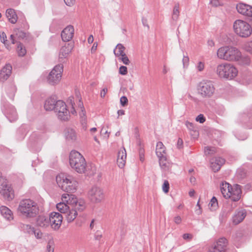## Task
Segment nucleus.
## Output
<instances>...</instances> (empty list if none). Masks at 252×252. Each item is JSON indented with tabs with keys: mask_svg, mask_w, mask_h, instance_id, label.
Returning <instances> with one entry per match:
<instances>
[{
	"mask_svg": "<svg viewBox=\"0 0 252 252\" xmlns=\"http://www.w3.org/2000/svg\"><path fill=\"white\" fill-rule=\"evenodd\" d=\"M232 187L228 183L223 182L220 186V191L223 197L228 199V194L230 190L232 189Z\"/></svg>",
	"mask_w": 252,
	"mask_h": 252,
	"instance_id": "obj_26",
	"label": "nucleus"
},
{
	"mask_svg": "<svg viewBox=\"0 0 252 252\" xmlns=\"http://www.w3.org/2000/svg\"><path fill=\"white\" fill-rule=\"evenodd\" d=\"M185 125L189 130L190 131H195V127L194 126V124L190 123L189 122L187 121L185 123Z\"/></svg>",
	"mask_w": 252,
	"mask_h": 252,
	"instance_id": "obj_46",
	"label": "nucleus"
},
{
	"mask_svg": "<svg viewBox=\"0 0 252 252\" xmlns=\"http://www.w3.org/2000/svg\"><path fill=\"white\" fill-rule=\"evenodd\" d=\"M162 190L165 193H168L169 189V184L168 181L165 180L162 187Z\"/></svg>",
	"mask_w": 252,
	"mask_h": 252,
	"instance_id": "obj_44",
	"label": "nucleus"
},
{
	"mask_svg": "<svg viewBox=\"0 0 252 252\" xmlns=\"http://www.w3.org/2000/svg\"><path fill=\"white\" fill-rule=\"evenodd\" d=\"M173 220L176 224H179L181 223L182 219L180 216H177L174 218Z\"/></svg>",
	"mask_w": 252,
	"mask_h": 252,
	"instance_id": "obj_56",
	"label": "nucleus"
},
{
	"mask_svg": "<svg viewBox=\"0 0 252 252\" xmlns=\"http://www.w3.org/2000/svg\"><path fill=\"white\" fill-rule=\"evenodd\" d=\"M225 160L220 157H216L211 159L210 161L211 167L215 172L218 171L221 166L224 163Z\"/></svg>",
	"mask_w": 252,
	"mask_h": 252,
	"instance_id": "obj_22",
	"label": "nucleus"
},
{
	"mask_svg": "<svg viewBox=\"0 0 252 252\" xmlns=\"http://www.w3.org/2000/svg\"><path fill=\"white\" fill-rule=\"evenodd\" d=\"M69 164L71 167L79 173H83L87 176H92L96 172L95 167L92 164L87 165L83 156L76 151H72L70 152Z\"/></svg>",
	"mask_w": 252,
	"mask_h": 252,
	"instance_id": "obj_2",
	"label": "nucleus"
},
{
	"mask_svg": "<svg viewBox=\"0 0 252 252\" xmlns=\"http://www.w3.org/2000/svg\"><path fill=\"white\" fill-rule=\"evenodd\" d=\"M246 213L245 210H241L237 212L233 217V222L235 224L241 222L246 217Z\"/></svg>",
	"mask_w": 252,
	"mask_h": 252,
	"instance_id": "obj_31",
	"label": "nucleus"
},
{
	"mask_svg": "<svg viewBox=\"0 0 252 252\" xmlns=\"http://www.w3.org/2000/svg\"><path fill=\"white\" fill-rule=\"evenodd\" d=\"M36 224L39 227L46 228L50 225L49 219L47 217L39 216L37 219Z\"/></svg>",
	"mask_w": 252,
	"mask_h": 252,
	"instance_id": "obj_28",
	"label": "nucleus"
},
{
	"mask_svg": "<svg viewBox=\"0 0 252 252\" xmlns=\"http://www.w3.org/2000/svg\"><path fill=\"white\" fill-rule=\"evenodd\" d=\"M215 90L214 83L209 80H202L196 86L198 95L203 98H209L213 96Z\"/></svg>",
	"mask_w": 252,
	"mask_h": 252,
	"instance_id": "obj_6",
	"label": "nucleus"
},
{
	"mask_svg": "<svg viewBox=\"0 0 252 252\" xmlns=\"http://www.w3.org/2000/svg\"><path fill=\"white\" fill-rule=\"evenodd\" d=\"M0 192L3 197L8 200H11L14 198V191L12 188L7 184L6 179L0 177Z\"/></svg>",
	"mask_w": 252,
	"mask_h": 252,
	"instance_id": "obj_10",
	"label": "nucleus"
},
{
	"mask_svg": "<svg viewBox=\"0 0 252 252\" xmlns=\"http://www.w3.org/2000/svg\"><path fill=\"white\" fill-rule=\"evenodd\" d=\"M183 144V142L182 139L181 138H179L178 140V141H177V144L178 148L179 149L181 148L182 147Z\"/></svg>",
	"mask_w": 252,
	"mask_h": 252,
	"instance_id": "obj_59",
	"label": "nucleus"
},
{
	"mask_svg": "<svg viewBox=\"0 0 252 252\" xmlns=\"http://www.w3.org/2000/svg\"><path fill=\"white\" fill-rule=\"evenodd\" d=\"M49 224L54 230H58L63 222L62 215L58 212H52L49 216Z\"/></svg>",
	"mask_w": 252,
	"mask_h": 252,
	"instance_id": "obj_13",
	"label": "nucleus"
},
{
	"mask_svg": "<svg viewBox=\"0 0 252 252\" xmlns=\"http://www.w3.org/2000/svg\"><path fill=\"white\" fill-rule=\"evenodd\" d=\"M64 1L66 5L71 6L75 3V0H64Z\"/></svg>",
	"mask_w": 252,
	"mask_h": 252,
	"instance_id": "obj_58",
	"label": "nucleus"
},
{
	"mask_svg": "<svg viewBox=\"0 0 252 252\" xmlns=\"http://www.w3.org/2000/svg\"><path fill=\"white\" fill-rule=\"evenodd\" d=\"M18 211L26 218H33L38 213L39 207L32 200L25 199L19 202Z\"/></svg>",
	"mask_w": 252,
	"mask_h": 252,
	"instance_id": "obj_3",
	"label": "nucleus"
},
{
	"mask_svg": "<svg viewBox=\"0 0 252 252\" xmlns=\"http://www.w3.org/2000/svg\"><path fill=\"white\" fill-rule=\"evenodd\" d=\"M229 46H225L220 47L217 51V57L218 58L227 61L228 55Z\"/></svg>",
	"mask_w": 252,
	"mask_h": 252,
	"instance_id": "obj_25",
	"label": "nucleus"
},
{
	"mask_svg": "<svg viewBox=\"0 0 252 252\" xmlns=\"http://www.w3.org/2000/svg\"><path fill=\"white\" fill-rule=\"evenodd\" d=\"M73 44L69 43L65 44L64 46H62L60 49L58 61L60 63L63 64L65 63L67 59L69 54L71 52L73 48Z\"/></svg>",
	"mask_w": 252,
	"mask_h": 252,
	"instance_id": "obj_14",
	"label": "nucleus"
},
{
	"mask_svg": "<svg viewBox=\"0 0 252 252\" xmlns=\"http://www.w3.org/2000/svg\"><path fill=\"white\" fill-rule=\"evenodd\" d=\"M243 48L247 52L252 54V41L245 43L243 45Z\"/></svg>",
	"mask_w": 252,
	"mask_h": 252,
	"instance_id": "obj_42",
	"label": "nucleus"
},
{
	"mask_svg": "<svg viewBox=\"0 0 252 252\" xmlns=\"http://www.w3.org/2000/svg\"><path fill=\"white\" fill-rule=\"evenodd\" d=\"M179 4H176L173 8L172 19L174 21H177L178 19L180 11H179Z\"/></svg>",
	"mask_w": 252,
	"mask_h": 252,
	"instance_id": "obj_37",
	"label": "nucleus"
},
{
	"mask_svg": "<svg viewBox=\"0 0 252 252\" xmlns=\"http://www.w3.org/2000/svg\"><path fill=\"white\" fill-rule=\"evenodd\" d=\"M120 103L122 106H125L128 103V99L126 96H123L120 98Z\"/></svg>",
	"mask_w": 252,
	"mask_h": 252,
	"instance_id": "obj_53",
	"label": "nucleus"
},
{
	"mask_svg": "<svg viewBox=\"0 0 252 252\" xmlns=\"http://www.w3.org/2000/svg\"><path fill=\"white\" fill-rule=\"evenodd\" d=\"M209 252H225V251L222 250V248H218L213 245L209 249Z\"/></svg>",
	"mask_w": 252,
	"mask_h": 252,
	"instance_id": "obj_48",
	"label": "nucleus"
},
{
	"mask_svg": "<svg viewBox=\"0 0 252 252\" xmlns=\"http://www.w3.org/2000/svg\"><path fill=\"white\" fill-rule=\"evenodd\" d=\"M6 16L8 21L12 24H15L17 21L18 17L14 9L9 8L6 11Z\"/></svg>",
	"mask_w": 252,
	"mask_h": 252,
	"instance_id": "obj_27",
	"label": "nucleus"
},
{
	"mask_svg": "<svg viewBox=\"0 0 252 252\" xmlns=\"http://www.w3.org/2000/svg\"><path fill=\"white\" fill-rule=\"evenodd\" d=\"M119 59L121 60L124 64L126 65H128L129 64L130 62L129 60L128 59V57L126 56V55L125 54H123V56L120 57L119 58Z\"/></svg>",
	"mask_w": 252,
	"mask_h": 252,
	"instance_id": "obj_43",
	"label": "nucleus"
},
{
	"mask_svg": "<svg viewBox=\"0 0 252 252\" xmlns=\"http://www.w3.org/2000/svg\"><path fill=\"white\" fill-rule=\"evenodd\" d=\"M160 166L162 169L166 170L168 167V163L166 160V156L162 158H158Z\"/></svg>",
	"mask_w": 252,
	"mask_h": 252,
	"instance_id": "obj_36",
	"label": "nucleus"
},
{
	"mask_svg": "<svg viewBox=\"0 0 252 252\" xmlns=\"http://www.w3.org/2000/svg\"><path fill=\"white\" fill-rule=\"evenodd\" d=\"M216 152V149L214 147H206L204 148V153L206 155H211L215 154Z\"/></svg>",
	"mask_w": 252,
	"mask_h": 252,
	"instance_id": "obj_41",
	"label": "nucleus"
},
{
	"mask_svg": "<svg viewBox=\"0 0 252 252\" xmlns=\"http://www.w3.org/2000/svg\"><path fill=\"white\" fill-rule=\"evenodd\" d=\"M54 111L57 114L58 118L63 121L68 119L69 111L66 108V105L62 100H58Z\"/></svg>",
	"mask_w": 252,
	"mask_h": 252,
	"instance_id": "obj_11",
	"label": "nucleus"
},
{
	"mask_svg": "<svg viewBox=\"0 0 252 252\" xmlns=\"http://www.w3.org/2000/svg\"><path fill=\"white\" fill-rule=\"evenodd\" d=\"M197 122H199L200 123H203L205 121V118L203 114H199L197 116L195 119Z\"/></svg>",
	"mask_w": 252,
	"mask_h": 252,
	"instance_id": "obj_54",
	"label": "nucleus"
},
{
	"mask_svg": "<svg viewBox=\"0 0 252 252\" xmlns=\"http://www.w3.org/2000/svg\"><path fill=\"white\" fill-rule=\"evenodd\" d=\"M88 196L93 202H99L104 197L103 190L97 186H93L88 192Z\"/></svg>",
	"mask_w": 252,
	"mask_h": 252,
	"instance_id": "obj_12",
	"label": "nucleus"
},
{
	"mask_svg": "<svg viewBox=\"0 0 252 252\" xmlns=\"http://www.w3.org/2000/svg\"><path fill=\"white\" fill-rule=\"evenodd\" d=\"M209 206L210 209L211 211H215L217 209V208L218 207V203L217 199L215 197H213L211 199V200L209 204Z\"/></svg>",
	"mask_w": 252,
	"mask_h": 252,
	"instance_id": "obj_38",
	"label": "nucleus"
},
{
	"mask_svg": "<svg viewBox=\"0 0 252 252\" xmlns=\"http://www.w3.org/2000/svg\"><path fill=\"white\" fill-rule=\"evenodd\" d=\"M5 115L10 122H13L17 119V114L15 108L9 106L5 110Z\"/></svg>",
	"mask_w": 252,
	"mask_h": 252,
	"instance_id": "obj_24",
	"label": "nucleus"
},
{
	"mask_svg": "<svg viewBox=\"0 0 252 252\" xmlns=\"http://www.w3.org/2000/svg\"><path fill=\"white\" fill-rule=\"evenodd\" d=\"M119 73L122 75H126L127 73V67L126 66H121L119 68Z\"/></svg>",
	"mask_w": 252,
	"mask_h": 252,
	"instance_id": "obj_47",
	"label": "nucleus"
},
{
	"mask_svg": "<svg viewBox=\"0 0 252 252\" xmlns=\"http://www.w3.org/2000/svg\"><path fill=\"white\" fill-rule=\"evenodd\" d=\"M73 97H69V102L71 105V108L70 109V113L73 115H76L77 111L78 112L80 118V121L82 125L86 124V111L83 105V103L81 101V99L79 97H78V102L77 106L75 105V103L73 100Z\"/></svg>",
	"mask_w": 252,
	"mask_h": 252,
	"instance_id": "obj_8",
	"label": "nucleus"
},
{
	"mask_svg": "<svg viewBox=\"0 0 252 252\" xmlns=\"http://www.w3.org/2000/svg\"><path fill=\"white\" fill-rule=\"evenodd\" d=\"M74 29L71 25L67 26L64 28L61 33L62 38L64 41H69L73 37Z\"/></svg>",
	"mask_w": 252,
	"mask_h": 252,
	"instance_id": "obj_17",
	"label": "nucleus"
},
{
	"mask_svg": "<svg viewBox=\"0 0 252 252\" xmlns=\"http://www.w3.org/2000/svg\"><path fill=\"white\" fill-rule=\"evenodd\" d=\"M210 3L211 4L212 6L215 7L220 6L223 4L222 0H210Z\"/></svg>",
	"mask_w": 252,
	"mask_h": 252,
	"instance_id": "obj_45",
	"label": "nucleus"
},
{
	"mask_svg": "<svg viewBox=\"0 0 252 252\" xmlns=\"http://www.w3.org/2000/svg\"><path fill=\"white\" fill-rule=\"evenodd\" d=\"M236 9L240 14L252 17V6L244 3H239L236 5Z\"/></svg>",
	"mask_w": 252,
	"mask_h": 252,
	"instance_id": "obj_16",
	"label": "nucleus"
},
{
	"mask_svg": "<svg viewBox=\"0 0 252 252\" xmlns=\"http://www.w3.org/2000/svg\"><path fill=\"white\" fill-rule=\"evenodd\" d=\"M63 135L65 140L69 142H74L77 139L76 131L72 128L67 127L64 129Z\"/></svg>",
	"mask_w": 252,
	"mask_h": 252,
	"instance_id": "obj_19",
	"label": "nucleus"
},
{
	"mask_svg": "<svg viewBox=\"0 0 252 252\" xmlns=\"http://www.w3.org/2000/svg\"><path fill=\"white\" fill-rule=\"evenodd\" d=\"M58 100L55 97L47 98L44 103V108L46 111L55 110Z\"/></svg>",
	"mask_w": 252,
	"mask_h": 252,
	"instance_id": "obj_23",
	"label": "nucleus"
},
{
	"mask_svg": "<svg viewBox=\"0 0 252 252\" xmlns=\"http://www.w3.org/2000/svg\"><path fill=\"white\" fill-rule=\"evenodd\" d=\"M205 68V63L203 61H198L195 64V68L199 72H202Z\"/></svg>",
	"mask_w": 252,
	"mask_h": 252,
	"instance_id": "obj_40",
	"label": "nucleus"
},
{
	"mask_svg": "<svg viewBox=\"0 0 252 252\" xmlns=\"http://www.w3.org/2000/svg\"><path fill=\"white\" fill-rule=\"evenodd\" d=\"M107 88H104L100 93V96L101 97L103 98L105 97L107 92Z\"/></svg>",
	"mask_w": 252,
	"mask_h": 252,
	"instance_id": "obj_60",
	"label": "nucleus"
},
{
	"mask_svg": "<svg viewBox=\"0 0 252 252\" xmlns=\"http://www.w3.org/2000/svg\"><path fill=\"white\" fill-rule=\"evenodd\" d=\"M12 67L9 63L6 64L0 71V81L4 82L11 75Z\"/></svg>",
	"mask_w": 252,
	"mask_h": 252,
	"instance_id": "obj_21",
	"label": "nucleus"
},
{
	"mask_svg": "<svg viewBox=\"0 0 252 252\" xmlns=\"http://www.w3.org/2000/svg\"><path fill=\"white\" fill-rule=\"evenodd\" d=\"M1 215L7 220L10 221L13 219L12 211L6 206H1L0 208Z\"/></svg>",
	"mask_w": 252,
	"mask_h": 252,
	"instance_id": "obj_30",
	"label": "nucleus"
},
{
	"mask_svg": "<svg viewBox=\"0 0 252 252\" xmlns=\"http://www.w3.org/2000/svg\"><path fill=\"white\" fill-rule=\"evenodd\" d=\"M227 244V240L226 238L224 237L220 238L218 240L215 244H214V246L220 248H222V250L225 251V248Z\"/></svg>",
	"mask_w": 252,
	"mask_h": 252,
	"instance_id": "obj_32",
	"label": "nucleus"
},
{
	"mask_svg": "<svg viewBox=\"0 0 252 252\" xmlns=\"http://www.w3.org/2000/svg\"><path fill=\"white\" fill-rule=\"evenodd\" d=\"M192 237V235L189 233H185L183 235V238L185 240H190Z\"/></svg>",
	"mask_w": 252,
	"mask_h": 252,
	"instance_id": "obj_57",
	"label": "nucleus"
},
{
	"mask_svg": "<svg viewBox=\"0 0 252 252\" xmlns=\"http://www.w3.org/2000/svg\"><path fill=\"white\" fill-rule=\"evenodd\" d=\"M15 37H16L15 36V34H14H14H11V35H10V39H11V43H12V44H14L16 43V41H15Z\"/></svg>",
	"mask_w": 252,
	"mask_h": 252,
	"instance_id": "obj_61",
	"label": "nucleus"
},
{
	"mask_svg": "<svg viewBox=\"0 0 252 252\" xmlns=\"http://www.w3.org/2000/svg\"><path fill=\"white\" fill-rule=\"evenodd\" d=\"M47 249L48 252H53L54 250L53 249H51V245L50 244H48L47 246Z\"/></svg>",
	"mask_w": 252,
	"mask_h": 252,
	"instance_id": "obj_64",
	"label": "nucleus"
},
{
	"mask_svg": "<svg viewBox=\"0 0 252 252\" xmlns=\"http://www.w3.org/2000/svg\"><path fill=\"white\" fill-rule=\"evenodd\" d=\"M241 186L239 185H234L232 189L230 190L228 194V198H230L232 201L236 202L238 201L241 196Z\"/></svg>",
	"mask_w": 252,
	"mask_h": 252,
	"instance_id": "obj_15",
	"label": "nucleus"
},
{
	"mask_svg": "<svg viewBox=\"0 0 252 252\" xmlns=\"http://www.w3.org/2000/svg\"><path fill=\"white\" fill-rule=\"evenodd\" d=\"M126 153L124 147H122L117 154V164L119 168H123L126 163Z\"/></svg>",
	"mask_w": 252,
	"mask_h": 252,
	"instance_id": "obj_18",
	"label": "nucleus"
},
{
	"mask_svg": "<svg viewBox=\"0 0 252 252\" xmlns=\"http://www.w3.org/2000/svg\"><path fill=\"white\" fill-rule=\"evenodd\" d=\"M34 234L37 239H41L43 236V233L39 230L34 231Z\"/></svg>",
	"mask_w": 252,
	"mask_h": 252,
	"instance_id": "obj_55",
	"label": "nucleus"
},
{
	"mask_svg": "<svg viewBox=\"0 0 252 252\" xmlns=\"http://www.w3.org/2000/svg\"><path fill=\"white\" fill-rule=\"evenodd\" d=\"M237 62L241 65H249L251 61L249 56H243L241 53L240 57Z\"/></svg>",
	"mask_w": 252,
	"mask_h": 252,
	"instance_id": "obj_35",
	"label": "nucleus"
},
{
	"mask_svg": "<svg viewBox=\"0 0 252 252\" xmlns=\"http://www.w3.org/2000/svg\"><path fill=\"white\" fill-rule=\"evenodd\" d=\"M125 48L122 44H118L114 49V53L116 56L119 58L123 54H125Z\"/></svg>",
	"mask_w": 252,
	"mask_h": 252,
	"instance_id": "obj_33",
	"label": "nucleus"
},
{
	"mask_svg": "<svg viewBox=\"0 0 252 252\" xmlns=\"http://www.w3.org/2000/svg\"><path fill=\"white\" fill-rule=\"evenodd\" d=\"M109 133L108 132V130L106 127H103L100 131V134L104 137L108 138L109 136Z\"/></svg>",
	"mask_w": 252,
	"mask_h": 252,
	"instance_id": "obj_52",
	"label": "nucleus"
},
{
	"mask_svg": "<svg viewBox=\"0 0 252 252\" xmlns=\"http://www.w3.org/2000/svg\"><path fill=\"white\" fill-rule=\"evenodd\" d=\"M63 66L62 63L56 65L49 73L47 77V81L49 84L54 85L58 84L62 76Z\"/></svg>",
	"mask_w": 252,
	"mask_h": 252,
	"instance_id": "obj_9",
	"label": "nucleus"
},
{
	"mask_svg": "<svg viewBox=\"0 0 252 252\" xmlns=\"http://www.w3.org/2000/svg\"><path fill=\"white\" fill-rule=\"evenodd\" d=\"M195 213L198 215L201 214H202V209H201V207H199L198 209H196L195 210Z\"/></svg>",
	"mask_w": 252,
	"mask_h": 252,
	"instance_id": "obj_63",
	"label": "nucleus"
},
{
	"mask_svg": "<svg viewBox=\"0 0 252 252\" xmlns=\"http://www.w3.org/2000/svg\"><path fill=\"white\" fill-rule=\"evenodd\" d=\"M233 29L236 34L242 37H248L252 33L251 25L246 21L237 20L233 24Z\"/></svg>",
	"mask_w": 252,
	"mask_h": 252,
	"instance_id": "obj_7",
	"label": "nucleus"
},
{
	"mask_svg": "<svg viewBox=\"0 0 252 252\" xmlns=\"http://www.w3.org/2000/svg\"><path fill=\"white\" fill-rule=\"evenodd\" d=\"M62 200V202L56 205V208L61 213L65 214L66 220L69 223L74 220L78 212H81L85 209L84 200L77 199L73 194L63 193Z\"/></svg>",
	"mask_w": 252,
	"mask_h": 252,
	"instance_id": "obj_1",
	"label": "nucleus"
},
{
	"mask_svg": "<svg viewBox=\"0 0 252 252\" xmlns=\"http://www.w3.org/2000/svg\"><path fill=\"white\" fill-rule=\"evenodd\" d=\"M0 37L1 42L6 45V42L7 41L6 33L3 32H0Z\"/></svg>",
	"mask_w": 252,
	"mask_h": 252,
	"instance_id": "obj_50",
	"label": "nucleus"
},
{
	"mask_svg": "<svg viewBox=\"0 0 252 252\" xmlns=\"http://www.w3.org/2000/svg\"><path fill=\"white\" fill-rule=\"evenodd\" d=\"M184 68L187 67L189 65V58L188 56H184L182 60Z\"/></svg>",
	"mask_w": 252,
	"mask_h": 252,
	"instance_id": "obj_51",
	"label": "nucleus"
},
{
	"mask_svg": "<svg viewBox=\"0 0 252 252\" xmlns=\"http://www.w3.org/2000/svg\"><path fill=\"white\" fill-rule=\"evenodd\" d=\"M14 33L15 36L19 39H24L26 37V33L19 29H14Z\"/></svg>",
	"mask_w": 252,
	"mask_h": 252,
	"instance_id": "obj_39",
	"label": "nucleus"
},
{
	"mask_svg": "<svg viewBox=\"0 0 252 252\" xmlns=\"http://www.w3.org/2000/svg\"><path fill=\"white\" fill-rule=\"evenodd\" d=\"M156 153L158 158L166 156L165 147L161 142H158L157 143Z\"/></svg>",
	"mask_w": 252,
	"mask_h": 252,
	"instance_id": "obj_29",
	"label": "nucleus"
},
{
	"mask_svg": "<svg viewBox=\"0 0 252 252\" xmlns=\"http://www.w3.org/2000/svg\"><path fill=\"white\" fill-rule=\"evenodd\" d=\"M144 153L145 151L143 148H140L139 150V159L140 160L143 162L145 160L144 158Z\"/></svg>",
	"mask_w": 252,
	"mask_h": 252,
	"instance_id": "obj_49",
	"label": "nucleus"
},
{
	"mask_svg": "<svg viewBox=\"0 0 252 252\" xmlns=\"http://www.w3.org/2000/svg\"><path fill=\"white\" fill-rule=\"evenodd\" d=\"M228 55L227 59V61L236 62L240 57L241 52L237 48L233 46H229Z\"/></svg>",
	"mask_w": 252,
	"mask_h": 252,
	"instance_id": "obj_20",
	"label": "nucleus"
},
{
	"mask_svg": "<svg viewBox=\"0 0 252 252\" xmlns=\"http://www.w3.org/2000/svg\"><path fill=\"white\" fill-rule=\"evenodd\" d=\"M16 52L18 56L24 57L26 54L27 50L23 44L19 42L17 45Z\"/></svg>",
	"mask_w": 252,
	"mask_h": 252,
	"instance_id": "obj_34",
	"label": "nucleus"
},
{
	"mask_svg": "<svg viewBox=\"0 0 252 252\" xmlns=\"http://www.w3.org/2000/svg\"><path fill=\"white\" fill-rule=\"evenodd\" d=\"M216 73L221 78L232 80L237 75L238 71L232 64L224 63L217 66Z\"/></svg>",
	"mask_w": 252,
	"mask_h": 252,
	"instance_id": "obj_5",
	"label": "nucleus"
},
{
	"mask_svg": "<svg viewBox=\"0 0 252 252\" xmlns=\"http://www.w3.org/2000/svg\"><path fill=\"white\" fill-rule=\"evenodd\" d=\"M56 182L59 187L64 191L74 192L76 190L78 183L70 176L59 174L56 177Z\"/></svg>",
	"mask_w": 252,
	"mask_h": 252,
	"instance_id": "obj_4",
	"label": "nucleus"
},
{
	"mask_svg": "<svg viewBox=\"0 0 252 252\" xmlns=\"http://www.w3.org/2000/svg\"><path fill=\"white\" fill-rule=\"evenodd\" d=\"M97 44L96 43H94L93 44V47H92V49H91V51H92V53L95 51V50H96V48H97Z\"/></svg>",
	"mask_w": 252,
	"mask_h": 252,
	"instance_id": "obj_62",
	"label": "nucleus"
}]
</instances>
